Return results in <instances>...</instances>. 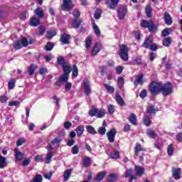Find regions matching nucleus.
Instances as JSON below:
<instances>
[{
	"instance_id": "1",
	"label": "nucleus",
	"mask_w": 182,
	"mask_h": 182,
	"mask_svg": "<svg viewBox=\"0 0 182 182\" xmlns=\"http://www.w3.org/2000/svg\"><path fill=\"white\" fill-rule=\"evenodd\" d=\"M161 92L163 96H168L173 93V85L171 83L167 82L162 85L161 84Z\"/></svg>"
},
{
	"instance_id": "32",
	"label": "nucleus",
	"mask_w": 182,
	"mask_h": 182,
	"mask_svg": "<svg viewBox=\"0 0 182 182\" xmlns=\"http://www.w3.org/2000/svg\"><path fill=\"white\" fill-rule=\"evenodd\" d=\"M92 46V37L87 36L85 39V48L89 49Z\"/></svg>"
},
{
	"instance_id": "25",
	"label": "nucleus",
	"mask_w": 182,
	"mask_h": 182,
	"mask_svg": "<svg viewBox=\"0 0 182 182\" xmlns=\"http://www.w3.org/2000/svg\"><path fill=\"white\" fill-rule=\"evenodd\" d=\"M59 80L63 82V83H66L69 80V75L67 73H63L60 77Z\"/></svg>"
},
{
	"instance_id": "23",
	"label": "nucleus",
	"mask_w": 182,
	"mask_h": 182,
	"mask_svg": "<svg viewBox=\"0 0 182 182\" xmlns=\"http://www.w3.org/2000/svg\"><path fill=\"white\" fill-rule=\"evenodd\" d=\"M129 120L132 124L136 126L137 124V117L134 114H132L129 118Z\"/></svg>"
},
{
	"instance_id": "44",
	"label": "nucleus",
	"mask_w": 182,
	"mask_h": 182,
	"mask_svg": "<svg viewBox=\"0 0 182 182\" xmlns=\"http://www.w3.org/2000/svg\"><path fill=\"white\" fill-rule=\"evenodd\" d=\"M170 43H171V39L170 38H166L164 39V46H166V48H168V46H170Z\"/></svg>"
},
{
	"instance_id": "60",
	"label": "nucleus",
	"mask_w": 182,
	"mask_h": 182,
	"mask_svg": "<svg viewBox=\"0 0 182 182\" xmlns=\"http://www.w3.org/2000/svg\"><path fill=\"white\" fill-rule=\"evenodd\" d=\"M72 153L73 154H77V153H79V146H77V145H75L72 148Z\"/></svg>"
},
{
	"instance_id": "54",
	"label": "nucleus",
	"mask_w": 182,
	"mask_h": 182,
	"mask_svg": "<svg viewBox=\"0 0 182 182\" xmlns=\"http://www.w3.org/2000/svg\"><path fill=\"white\" fill-rule=\"evenodd\" d=\"M83 163H84V166L85 167H89V166H90V157H87L85 159H83Z\"/></svg>"
},
{
	"instance_id": "59",
	"label": "nucleus",
	"mask_w": 182,
	"mask_h": 182,
	"mask_svg": "<svg viewBox=\"0 0 182 182\" xmlns=\"http://www.w3.org/2000/svg\"><path fill=\"white\" fill-rule=\"evenodd\" d=\"M39 36H42L43 35V33H45V32H46V29L45 28V27L43 26H39Z\"/></svg>"
},
{
	"instance_id": "24",
	"label": "nucleus",
	"mask_w": 182,
	"mask_h": 182,
	"mask_svg": "<svg viewBox=\"0 0 182 182\" xmlns=\"http://www.w3.org/2000/svg\"><path fill=\"white\" fill-rule=\"evenodd\" d=\"M115 100L119 106L122 107L124 105V100H123V98L119 95H116Z\"/></svg>"
},
{
	"instance_id": "46",
	"label": "nucleus",
	"mask_w": 182,
	"mask_h": 182,
	"mask_svg": "<svg viewBox=\"0 0 182 182\" xmlns=\"http://www.w3.org/2000/svg\"><path fill=\"white\" fill-rule=\"evenodd\" d=\"M132 65H141V56L136 57L134 60Z\"/></svg>"
},
{
	"instance_id": "29",
	"label": "nucleus",
	"mask_w": 182,
	"mask_h": 182,
	"mask_svg": "<svg viewBox=\"0 0 182 182\" xmlns=\"http://www.w3.org/2000/svg\"><path fill=\"white\" fill-rule=\"evenodd\" d=\"M63 70H64V73H66L67 75H69L70 72H72V68H70V65L64 64L63 65Z\"/></svg>"
},
{
	"instance_id": "12",
	"label": "nucleus",
	"mask_w": 182,
	"mask_h": 182,
	"mask_svg": "<svg viewBox=\"0 0 182 182\" xmlns=\"http://www.w3.org/2000/svg\"><path fill=\"white\" fill-rule=\"evenodd\" d=\"M14 151H15V153H16L15 154L16 159L18 161H21V160L23 159V156H25V154L19 151V149H18V148H15Z\"/></svg>"
},
{
	"instance_id": "56",
	"label": "nucleus",
	"mask_w": 182,
	"mask_h": 182,
	"mask_svg": "<svg viewBox=\"0 0 182 182\" xmlns=\"http://www.w3.org/2000/svg\"><path fill=\"white\" fill-rule=\"evenodd\" d=\"M101 16H102V11L101 10H97L95 13L94 18L95 19H100Z\"/></svg>"
},
{
	"instance_id": "5",
	"label": "nucleus",
	"mask_w": 182,
	"mask_h": 182,
	"mask_svg": "<svg viewBox=\"0 0 182 182\" xmlns=\"http://www.w3.org/2000/svg\"><path fill=\"white\" fill-rule=\"evenodd\" d=\"M63 11H72V1L71 0H63V4L61 6Z\"/></svg>"
},
{
	"instance_id": "47",
	"label": "nucleus",
	"mask_w": 182,
	"mask_h": 182,
	"mask_svg": "<svg viewBox=\"0 0 182 182\" xmlns=\"http://www.w3.org/2000/svg\"><path fill=\"white\" fill-rule=\"evenodd\" d=\"M156 112L157 111L156 110V108H154V105H150L149 107H148V113L149 114H153L156 113Z\"/></svg>"
},
{
	"instance_id": "50",
	"label": "nucleus",
	"mask_w": 182,
	"mask_h": 182,
	"mask_svg": "<svg viewBox=\"0 0 182 182\" xmlns=\"http://www.w3.org/2000/svg\"><path fill=\"white\" fill-rule=\"evenodd\" d=\"M105 89H107V90H108L109 92V93H114V87H113L112 86H110L107 84H105L104 85Z\"/></svg>"
},
{
	"instance_id": "57",
	"label": "nucleus",
	"mask_w": 182,
	"mask_h": 182,
	"mask_svg": "<svg viewBox=\"0 0 182 182\" xmlns=\"http://www.w3.org/2000/svg\"><path fill=\"white\" fill-rule=\"evenodd\" d=\"M62 139L60 138H55L53 140H52L50 141L51 144L53 146H54V144H59V143H60V141H62Z\"/></svg>"
},
{
	"instance_id": "41",
	"label": "nucleus",
	"mask_w": 182,
	"mask_h": 182,
	"mask_svg": "<svg viewBox=\"0 0 182 182\" xmlns=\"http://www.w3.org/2000/svg\"><path fill=\"white\" fill-rule=\"evenodd\" d=\"M53 36H56V32L55 31H47L46 38H48V39H52Z\"/></svg>"
},
{
	"instance_id": "40",
	"label": "nucleus",
	"mask_w": 182,
	"mask_h": 182,
	"mask_svg": "<svg viewBox=\"0 0 182 182\" xmlns=\"http://www.w3.org/2000/svg\"><path fill=\"white\" fill-rule=\"evenodd\" d=\"M52 157H53V153L52 151H49L47 153L46 158V163L49 164L50 163V160H52Z\"/></svg>"
},
{
	"instance_id": "31",
	"label": "nucleus",
	"mask_w": 182,
	"mask_h": 182,
	"mask_svg": "<svg viewBox=\"0 0 182 182\" xmlns=\"http://www.w3.org/2000/svg\"><path fill=\"white\" fill-rule=\"evenodd\" d=\"M22 43L21 40H17L14 42V49H16V50L21 49L22 48Z\"/></svg>"
},
{
	"instance_id": "35",
	"label": "nucleus",
	"mask_w": 182,
	"mask_h": 182,
	"mask_svg": "<svg viewBox=\"0 0 182 182\" xmlns=\"http://www.w3.org/2000/svg\"><path fill=\"white\" fill-rule=\"evenodd\" d=\"M143 150V147H141V144H136L135 146V156H139V153Z\"/></svg>"
},
{
	"instance_id": "38",
	"label": "nucleus",
	"mask_w": 182,
	"mask_h": 182,
	"mask_svg": "<svg viewBox=\"0 0 182 182\" xmlns=\"http://www.w3.org/2000/svg\"><path fill=\"white\" fill-rule=\"evenodd\" d=\"M105 177H106V172L105 171H101L97 176V180L98 181H102V179L105 178Z\"/></svg>"
},
{
	"instance_id": "27",
	"label": "nucleus",
	"mask_w": 182,
	"mask_h": 182,
	"mask_svg": "<svg viewBox=\"0 0 182 182\" xmlns=\"http://www.w3.org/2000/svg\"><path fill=\"white\" fill-rule=\"evenodd\" d=\"M87 133H90V134H97V132H96V129H95V127L88 125L86 127Z\"/></svg>"
},
{
	"instance_id": "28",
	"label": "nucleus",
	"mask_w": 182,
	"mask_h": 182,
	"mask_svg": "<svg viewBox=\"0 0 182 182\" xmlns=\"http://www.w3.org/2000/svg\"><path fill=\"white\" fill-rule=\"evenodd\" d=\"M75 132L77 133V136L79 137L83 134V132H85V127L83 126L77 127L75 129Z\"/></svg>"
},
{
	"instance_id": "43",
	"label": "nucleus",
	"mask_w": 182,
	"mask_h": 182,
	"mask_svg": "<svg viewBox=\"0 0 182 182\" xmlns=\"http://www.w3.org/2000/svg\"><path fill=\"white\" fill-rule=\"evenodd\" d=\"M53 43L52 42H48L47 44L45 46L44 49L45 50H52L53 49Z\"/></svg>"
},
{
	"instance_id": "42",
	"label": "nucleus",
	"mask_w": 182,
	"mask_h": 182,
	"mask_svg": "<svg viewBox=\"0 0 182 182\" xmlns=\"http://www.w3.org/2000/svg\"><path fill=\"white\" fill-rule=\"evenodd\" d=\"M109 157L110 159H119V157H120V155L119 154V151H114L110 153Z\"/></svg>"
},
{
	"instance_id": "8",
	"label": "nucleus",
	"mask_w": 182,
	"mask_h": 182,
	"mask_svg": "<svg viewBox=\"0 0 182 182\" xmlns=\"http://www.w3.org/2000/svg\"><path fill=\"white\" fill-rule=\"evenodd\" d=\"M172 174L175 180H180V178H181V168H173Z\"/></svg>"
},
{
	"instance_id": "55",
	"label": "nucleus",
	"mask_w": 182,
	"mask_h": 182,
	"mask_svg": "<svg viewBox=\"0 0 182 182\" xmlns=\"http://www.w3.org/2000/svg\"><path fill=\"white\" fill-rule=\"evenodd\" d=\"M107 109L109 114H113L114 113V105H108Z\"/></svg>"
},
{
	"instance_id": "2",
	"label": "nucleus",
	"mask_w": 182,
	"mask_h": 182,
	"mask_svg": "<svg viewBox=\"0 0 182 182\" xmlns=\"http://www.w3.org/2000/svg\"><path fill=\"white\" fill-rule=\"evenodd\" d=\"M149 90L151 93V95H157V93H159L161 90V82H156L155 81H153L149 85Z\"/></svg>"
},
{
	"instance_id": "51",
	"label": "nucleus",
	"mask_w": 182,
	"mask_h": 182,
	"mask_svg": "<svg viewBox=\"0 0 182 182\" xmlns=\"http://www.w3.org/2000/svg\"><path fill=\"white\" fill-rule=\"evenodd\" d=\"M57 63L58 65H61L63 66V65H65V58H63L62 56H59L57 59Z\"/></svg>"
},
{
	"instance_id": "49",
	"label": "nucleus",
	"mask_w": 182,
	"mask_h": 182,
	"mask_svg": "<svg viewBox=\"0 0 182 182\" xmlns=\"http://www.w3.org/2000/svg\"><path fill=\"white\" fill-rule=\"evenodd\" d=\"M167 153L168 156H173V154L174 153V149H173V144L168 145Z\"/></svg>"
},
{
	"instance_id": "21",
	"label": "nucleus",
	"mask_w": 182,
	"mask_h": 182,
	"mask_svg": "<svg viewBox=\"0 0 182 182\" xmlns=\"http://www.w3.org/2000/svg\"><path fill=\"white\" fill-rule=\"evenodd\" d=\"M30 25L31 26H38L41 25V21L37 18H33L30 19Z\"/></svg>"
},
{
	"instance_id": "64",
	"label": "nucleus",
	"mask_w": 182,
	"mask_h": 182,
	"mask_svg": "<svg viewBox=\"0 0 182 182\" xmlns=\"http://www.w3.org/2000/svg\"><path fill=\"white\" fill-rule=\"evenodd\" d=\"M176 140H177V141H179V143H181V141H182V132H179L176 135Z\"/></svg>"
},
{
	"instance_id": "58",
	"label": "nucleus",
	"mask_w": 182,
	"mask_h": 182,
	"mask_svg": "<svg viewBox=\"0 0 182 182\" xmlns=\"http://www.w3.org/2000/svg\"><path fill=\"white\" fill-rule=\"evenodd\" d=\"M98 133L99 134H101V136H104V134H106V128L104 127H100L98 129Z\"/></svg>"
},
{
	"instance_id": "33",
	"label": "nucleus",
	"mask_w": 182,
	"mask_h": 182,
	"mask_svg": "<svg viewBox=\"0 0 182 182\" xmlns=\"http://www.w3.org/2000/svg\"><path fill=\"white\" fill-rule=\"evenodd\" d=\"M171 33V28H168L163 30L161 33V36L165 38L166 36H168Z\"/></svg>"
},
{
	"instance_id": "61",
	"label": "nucleus",
	"mask_w": 182,
	"mask_h": 182,
	"mask_svg": "<svg viewBox=\"0 0 182 182\" xmlns=\"http://www.w3.org/2000/svg\"><path fill=\"white\" fill-rule=\"evenodd\" d=\"M73 76H75V77H76V76H77L78 73H77V67L76 65L73 66Z\"/></svg>"
},
{
	"instance_id": "3",
	"label": "nucleus",
	"mask_w": 182,
	"mask_h": 182,
	"mask_svg": "<svg viewBox=\"0 0 182 182\" xmlns=\"http://www.w3.org/2000/svg\"><path fill=\"white\" fill-rule=\"evenodd\" d=\"M141 26L142 28H148L149 32H153L154 31H156V29H157V26L156 25H154V23H153V21H151V20L141 21Z\"/></svg>"
},
{
	"instance_id": "20",
	"label": "nucleus",
	"mask_w": 182,
	"mask_h": 182,
	"mask_svg": "<svg viewBox=\"0 0 182 182\" xmlns=\"http://www.w3.org/2000/svg\"><path fill=\"white\" fill-rule=\"evenodd\" d=\"M72 174V168H68L66 171H65L64 172V180L65 181H68V180H69V178H70V175Z\"/></svg>"
},
{
	"instance_id": "19",
	"label": "nucleus",
	"mask_w": 182,
	"mask_h": 182,
	"mask_svg": "<svg viewBox=\"0 0 182 182\" xmlns=\"http://www.w3.org/2000/svg\"><path fill=\"white\" fill-rule=\"evenodd\" d=\"M92 27L94 28V32L96 36H97V38H100V35H102V33L100 32V28L97 25H96V23L95 22L92 23Z\"/></svg>"
},
{
	"instance_id": "63",
	"label": "nucleus",
	"mask_w": 182,
	"mask_h": 182,
	"mask_svg": "<svg viewBox=\"0 0 182 182\" xmlns=\"http://www.w3.org/2000/svg\"><path fill=\"white\" fill-rule=\"evenodd\" d=\"M122 72H123V67L117 66L116 68V73H117V75H121Z\"/></svg>"
},
{
	"instance_id": "15",
	"label": "nucleus",
	"mask_w": 182,
	"mask_h": 182,
	"mask_svg": "<svg viewBox=\"0 0 182 182\" xmlns=\"http://www.w3.org/2000/svg\"><path fill=\"white\" fill-rule=\"evenodd\" d=\"M134 171H136V176L139 177H141L143 174H144V168L140 166H136L134 168Z\"/></svg>"
},
{
	"instance_id": "39",
	"label": "nucleus",
	"mask_w": 182,
	"mask_h": 182,
	"mask_svg": "<svg viewBox=\"0 0 182 182\" xmlns=\"http://www.w3.org/2000/svg\"><path fill=\"white\" fill-rule=\"evenodd\" d=\"M144 124L147 127H149V126H150L151 124V119L149 116H148V115L145 116V119H144Z\"/></svg>"
},
{
	"instance_id": "45",
	"label": "nucleus",
	"mask_w": 182,
	"mask_h": 182,
	"mask_svg": "<svg viewBox=\"0 0 182 182\" xmlns=\"http://www.w3.org/2000/svg\"><path fill=\"white\" fill-rule=\"evenodd\" d=\"M97 111H98L97 108H95V107L91 108L90 111V116H91V117H93V116H97Z\"/></svg>"
},
{
	"instance_id": "7",
	"label": "nucleus",
	"mask_w": 182,
	"mask_h": 182,
	"mask_svg": "<svg viewBox=\"0 0 182 182\" xmlns=\"http://www.w3.org/2000/svg\"><path fill=\"white\" fill-rule=\"evenodd\" d=\"M83 87L85 89V93L87 96H89L92 93V88H90V82L87 80H85L83 82Z\"/></svg>"
},
{
	"instance_id": "48",
	"label": "nucleus",
	"mask_w": 182,
	"mask_h": 182,
	"mask_svg": "<svg viewBox=\"0 0 182 182\" xmlns=\"http://www.w3.org/2000/svg\"><path fill=\"white\" fill-rule=\"evenodd\" d=\"M146 134L149 137H151L152 139H154V137H156V136H157V134L151 129L148 130Z\"/></svg>"
},
{
	"instance_id": "11",
	"label": "nucleus",
	"mask_w": 182,
	"mask_h": 182,
	"mask_svg": "<svg viewBox=\"0 0 182 182\" xmlns=\"http://www.w3.org/2000/svg\"><path fill=\"white\" fill-rule=\"evenodd\" d=\"M164 19L166 25L170 26L173 23V18H171L170 14L167 12L164 14Z\"/></svg>"
},
{
	"instance_id": "52",
	"label": "nucleus",
	"mask_w": 182,
	"mask_h": 182,
	"mask_svg": "<svg viewBox=\"0 0 182 182\" xmlns=\"http://www.w3.org/2000/svg\"><path fill=\"white\" fill-rule=\"evenodd\" d=\"M8 87L9 90L14 89L15 87V80H11L10 81H9Z\"/></svg>"
},
{
	"instance_id": "10",
	"label": "nucleus",
	"mask_w": 182,
	"mask_h": 182,
	"mask_svg": "<svg viewBox=\"0 0 182 182\" xmlns=\"http://www.w3.org/2000/svg\"><path fill=\"white\" fill-rule=\"evenodd\" d=\"M69 39H70V36L69 34H67L66 33H63L61 35L60 41L63 43V45H69Z\"/></svg>"
},
{
	"instance_id": "30",
	"label": "nucleus",
	"mask_w": 182,
	"mask_h": 182,
	"mask_svg": "<svg viewBox=\"0 0 182 182\" xmlns=\"http://www.w3.org/2000/svg\"><path fill=\"white\" fill-rule=\"evenodd\" d=\"M82 21L79 20L78 18H75L73 21V26L75 29H77L79 26H80V23Z\"/></svg>"
},
{
	"instance_id": "34",
	"label": "nucleus",
	"mask_w": 182,
	"mask_h": 182,
	"mask_svg": "<svg viewBox=\"0 0 182 182\" xmlns=\"http://www.w3.org/2000/svg\"><path fill=\"white\" fill-rule=\"evenodd\" d=\"M118 86L120 90H122L123 86H124V78L123 77H118Z\"/></svg>"
},
{
	"instance_id": "62",
	"label": "nucleus",
	"mask_w": 182,
	"mask_h": 182,
	"mask_svg": "<svg viewBox=\"0 0 182 182\" xmlns=\"http://www.w3.org/2000/svg\"><path fill=\"white\" fill-rule=\"evenodd\" d=\"M133 173V170L132 169H127L125 172V177H130L132 174Z\"/></svg>"
},
{
	"instance_id": "14",
	"label": "nucleus",
	"mask_w": 182,
	"mask_h": 182,
	"mask_svg": "<svg viewBox=\"0 0 182 182\" xmlns=\"http://www.w3.org/2000/svg\"><path fill=\"white\" fill-rule=\"evenodd\" d=\"M100 43H97L91 51L92 56H96L99 52H100Z\"/></svg>"
},
{
	"instance_id": "18",
	"label": "nucleus",
	"mask_w": 182,
	"mask_h": 182,
	"mask_svg": "<svg viewBox=\"0 0 182 182\" xmlns=\"http://www.w3.org/2000/svg\"><path fill=\"white\" fill-rule=\"evenodd\" d=\"M34 14L38 16V18H43V16H45L43 9H42L41 8H37L36 9H35Z\"/></svg>"
},
{
	"instance_id": "6",
	"label": "nucleus",
	"mask_w": 182,
	"mask_h": 182,
	"mask_svg": "<svg viewBox=\"0 0 182 182\" xmlns=\"http://www.w3.org/2000/svg\"><path fill=\"white\" fill-rule=\"evenodd\" d=\"M119 19H124L126 14H127V8L125 6H120L117 11Z\"/></svg>"
},
{
	"instance_id": "16",
	"label": "nucleus",
	"mask_w": 182,
	"mask_h": 182,
	"mask_svg": "<svg viewBox=\"0 0 182 182\" xmlns=\"http://www.w3.org/2000/svg\"><path fill=\"white\" fill-rule=\"evenodd\" d=\"M111 3H106V5L109 9H116V6H117V4H119V0H110Z\"/></svg>"
},
{
	"instance_id": "13",
	"label": "nucleus",
	"mask_w": 182,
	"mask_h": 182,
	"mask_svg": "<svg viewBox=\"0 0 182 182\" xmlns=\"http://www.w3.org/2000/svg\"><path fill=\"white\" fill-rule=\"evenodd\" d=\"M151 43H153V37L149 36L144 42L142 46L143 48H145L146 49H149L150 46H151Z\"/></svg>"
},
{
	"instance_id": "17",
	"label": "nucleus",
	"mask_w": 182,
	"mask_h": 182,
	"mask_svg": "<svg viewBox=\"0 0 182 182\" xmlns=\"http://www.w3.org/2000/svg\"><path fill=\"white\" fill-rule=\"evenodd\" d=\"M144 83V81H143V75L138 76V77L134 82V86H139V85H140V86H143Z\"/></svg>"
},
{
	"instance_id": "22",
	"label": "nucleus",
	"mask_w": 182,
	"mask_h": 182,
	"mask_svg": "<svg viewBox=\"0 0 182 182\" xmlns=\"http://www.w3.org/2000/svg\"><path fill=\"white\" fill-rule=\"evenodd\" d=\"M37 65L35 64H31L28 68V75L29 76H32L33 73H35V70H36Z\"/></svg>"
},
{
	"instance_id": "36",
	"label": "nucleus",
	"mask_w": 182,
	"mask_h": 182,
	"mask_svg": "<svg viewBox=\"0 0 182 182\" xmlns=\"http://www.w3.org/2000/svg\"><path fill=\"white\" fill-rule=\"evenodd\" d=\"M145 14L147 18H151V6H146L145 9Z\"/></svg>"
},
{
	"instance_id": "4",
	"label": "nucleus",
	"mask_w": 182,
	"mask_h": 182,
	"mask_svg": "<svg viewBox=\"0 0 182 182\" xmlns=\"http://www.w3.org/2000/svg\"><path fill=\"white\" fill-rule=\"evenodd\" d=\"M119 56L122 60H124V62L129 60V50H127V46L123 44L120 46Z\"/></svg>"
},
{
	"instance_id": "9",
	"label": "nucleus",
	"mask_w": 182,
	"mask_h": 182,
	"mask_svg": "<svg viewBox=\"0 0 182 182\" xmlns=\"http://www.w3.org/2000/svg\"><path fill=\"white\" fill-rule=\"evenodd\" d=\"M117 132L115 129H112L107 133V136L109 143H114V137H116Z\"/></svg>"
},
{
	"instance_id": "37",
	"label": "nucleus",
	"mask_w": 182,
	"mask_h": 182,
	"mask_svg": "<svg viewBox=\"0 0 182 182\" xmlns=\"http://www.w3.org/2000/svg\"><path fill=\"white\" fill-rule=\"evenodd\" d=\"M106 114V111L105 109H98V111L97 112V117H98L99 119H102V117H103V116H105Z\"/></svg>"
},
{
	"instance_id": "53",
	"label": "nucleus",
	"mask_w": 182,
	"mask_h": 182,
	"mask_svg": "<svg viewBox=\"0 0 182 182\" xmlns=\"http://www.w3.org/2000/svg\"><path fill=\"white\" fill-rule=\"evenodd\" d=\"M20 41L21 42L22 46H23L24 48H26V46L29 45V43L28 42V39H26V38H22Z\"/></svg>"
},
{
	"instance_id": "26",
	"label": "nucleus",
	"mask_w": 182,
	"mask_h": 182,
	"mask_svg": "<svg viewBox=\"0 0 182 182\" xmlns=\"http://www.w3.org/2000/svg\"><path fill=\"white\" fill-rule=\"evenodd\" d=\"M6 167V158L0 156V168Z\"/></svg>"
}]
</instances>
